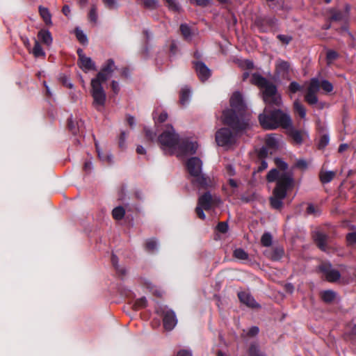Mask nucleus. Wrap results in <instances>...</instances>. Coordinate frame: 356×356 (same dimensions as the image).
Segmentation results:
<instances>
[{
	"mask_svg": "<svg viewBox=\"0 0 356 356\" xmlns=\"http://www.w3.org/2000/svg\"><path fill=\"white\" fill-rule=\"evenodd\" d=\"M230 105L232 108L224 111L222 118L223 122L231 127L234 132L228 128H221L216 134L218 145L225 149L230 148L236 143L237 133L245 129L248 125V119L245 115L246 106L239 92L232 94Z\"/></svg>",
	"mask_w": 356,
	"mask_h": 356,
	"instance_id": "1",
	"label": "nucleus"
},
{
	"mask_svg": "<svg viewBox=\"0 0 356 356\" xmlns=\"http://www.w3.org/2000/svg\"><path fill=\"white\" fill-rule=\"evenodd\" d=\"M157 142L165 154H176L179 157L193 154L198 147L196 141L180 139L171 125L165 126Z\"/></svg>",
	"mask_w": 356,
	"mask_h": 356,
	"instance_id": "2",
	"label": "nucleus"
},
{
	"mask_svg": "<svg viewBox=\"0 0 356 356\" xmlns=\"http://www.w3.org/2000/svg\"><path fill=\"white\" fill-rule=\"evenodd\" d=\"M115 70L114 61L108 59L97 76L91 80L90 94L92 97V106L99 112L104 110L106 102V93L102 84L111 77Z\"/></svg>",
	"mask_w": 356,
	"mask_h": 356,
	"instance_id": "3",
	"label": "nucleus"
},
{
	"mask_svg": "<svg viewBox=\"0 0 356 356\" xmlns=\"http://www.w3.org/2000/svg\"><path fill=\"white\" fill-rule=\"evenodd\" d=\"M259 123L265 129H275L279 127L287 128L291 126V120L289 115L281 110L268 111L266 108L259 115Z\"/></svg>",
	"mask_w": 356,
	"mask_h": 356,
	"instance_id": "4",
	"label": "nucleus"
},
{
	"mask_svg": "<svg viewBox=\"0 0 356 356\" xmlns=\"http://www.w3.org/2000/svg\"><path fill=\"white\" fill-rule=\"evenodd\" d=\"M274 181L275 179H268ZM276 184L270 197L273 209L280 210L284 205V200L289 195L295 187L294 179H275Z\"/></svg>",
	"mask_w": 356,
	"mask_h": 356,
	"instance_id": "5",
	"label": "nucleus"
},
{
	"mask_svg": "<svg viewBox=\"0 0 356 356\" xmlns=\"http://www.w3.org/2000/svg\"><path fill=\"white\" fill-rule=\"evenodd\" d=\"M251 81L261 88L263 99L266 104L280 106L281 97L274 84L257 73L252 75Z\"/></svg>",
	"mask_w": 356,
	"mask_h": 356,
	"instance_id": "6",
	"label": "nucleus"
},
{
	"mask_svg": "<svg viewBox=\"0 0 356 356\" xmlns=\"http://www.w3.org/2000/svg\"><path fill=\"white\" fill-rule=\"evenodd\" d=\"M321 88L325 92H330L332 91V84L327 80L320 81L317 78H313L310 80L306 95L305 101L310 105H314L318 102L316 93Z\"/></svg>",
	"mask_w": 356,
	"mask_h": 356,
	"instance_id": "7",
	"label": "nucleus"
},
{
	"mask_svg": "<svg viewBox=\"0 0 356 356\" xmlns=\"http://www.w3.org/2000/svg\"><path fill=\"white\" fill-rule=\"evenodd\" d=\"M219 199L216 197H213L209 193H205L201 195L198 199L197 206L195 209V212L197 217L202 220L205 218L204 210L208 211L213 209L219 202Z\"/></svg>",
	"mask_w": 356,
	"mask_h": 356,
	"instance_id": "8",
	"label": "nucleus"
},
{
	"mask_svg": "<svg viewBox=\"0 0 356 356\" xmlns=\"http://www.w3.org/2000/svg\"><path fill=\"white\" fill-rule=\"evenodd\" d=\"M156 312L163 317L164 328L168 331L172 330L177 324L175 313L165 306L158 307Z\"/></svg>",
	"mask_w": 356,
	"mask_h": 356,
	"instance_id": "9",
	"label": "nucleus"
},
{
	"mask_svg": "<svg viewBox=\"0 0 356 356\" xmlns=\"http://www.w3.org/2000/svg\"><path fill=\"white\" fill-rule=\"evenodd\" d=\"M186 169L194 178H205L202 172V162L197 157H192L187 161Z\"/></svg>",
	"mask_w": 356,
	"mask_h": 356,
	"instance_id": "10",
	"label": "nucleus"
},
{
	"mask_svg": "<svg viewBox=\"0 0 356 356\" xmlns=\"http://www.w3.org/2000/svg\"><path fill=\"white\" fill-rule=\"evenodd\" d=\"M319 268L321 271L324 273L326 280L328 282H335L340 277V274L339 271L335 269H332L331 265L328 263L321 264L319 266Z\"/></svg>",
	"mask_w": 356,
	"mask_h": 356,
	"instance_id": "11",
	"label": "nucleus"
},
{
	"mask_svg": "<svg viewBox=\"0 0 356 356\" xmlns=\"http://www.w3.org/2000/svg\"><path fill=\"white\" fill-rule=\"evenodd\" d=\"M197 74L202 81L208 79L211 76V70L202 62H197L195 64Z\"/></svg>",
	"mask_w": 356,
	"mask_h": 356,
	"instance_id": "12",
	"label": "nucleus"
},
{
	"mask_svg": "<svg viewBox=\"0 0 356 356\" xmlns=\"http://www.w3.org/2000/svg\"><path fill=\"white\" fill-rule=\"evenodd\" d=\"M240 301L249 307H256L257 304L254 298L248 291H241L238 293Z\"/></svg>",
	"mask_w": 356,
	"mask_h": 356,
	"instance_id": "13",
	"label": "nucleus"
},
{
	"mask_svg": "<svg viewBox=\"0 0 356 356\" xmlns=\"http://www.w3.org/2000/svg\"><path fill=\"white\" fill-rule=\"evenodd\" d=\"M214 179H192L193 186L199 191L207 189L214 185Z\"/></svg>",
	"mask_w": 356,
	"mask_h": 356,
	"instance_id": "14",
	"label": "nucleus"
},
{
	"mask_svg": "<svg viewBox=\"0 0 356 356\" xmlns=\"http://www.w3.org/2000/svg\"><path fill=\"white\" fill-rule=\"evenodd\" d=\"M313 237L318 247L325 251L327 240V236L318 231L314 232Z\"/></svg>",
	"mask_w": 356,
	"mask_h": 356,
	"instance_id": "15",
	"label": "nucleus"
},
{
	"mask_svg": "<svg viewBox=\"0 0 356 356\" xmlns=\"http://www.w3.org/2000/svg\"><path fill=\"white\" fill-rule=\"evenodd\" d=\"M80 67L86 72L95 70V63L90 57L82 56V58L79 60Z\"/></svg>",
	"mask_w": 356,
	"mask_h": 356,
	"instance_id": "16",
	"label": "nucleus"
},
{
	"mask_svg": "<svg viewBox=\"0 0 356 356\" xmlns=\"http://www.w3.org/2000/svg\"><path fill=\"white\" fill-rule=\"evenodd\" d=\"M278 136L275 134H270L266 136V145L268 149L274 150L277 148L279 144Z\"/></svg>",
	"mask_w": 356,
	"mask_h": 356,
	"instance_id": "17",
	"label": "nucleus"
},
{
	"mask_svg": "<svg viewBox=\"0 0 356 356\" xmlns=\"http://www.w3.org/2000/svg\"><path fill=\"white\" fill-rule=\"evenodd\" d=\"M95 147L98 154V157L102 162L107 163H112L113 162V156L111 153L104 152L102 150H101L97 143H95Z\"/></svg>",
	"mask_w": 356,
	"mask_h": 356,
	"instance_id": "18",
	"label": "nucleus"
},
{
	"mask_svg": "<svg viewBox=\"0 0 356 356\" xmlns=\"http://www.w3.org/2000/svg\"><path fill=\"white\" fill-rule=\"evenodd\" d=\"M39 13L46 25L52 24L51 15L47 8L40 6L38 8Z\"/></svg>",
	"mask_w": 356,
	"mask_h": 356,
	"instance_id": "19",
	"label": "nucleus"
},
{
	"mask_svg": "<svg viewBox=\"0 0 356 356\" xmlns=\"http://www.w3.org/2000/svg\"><path fill=\"white\" fill-rule=\"evenodd\" d=\"M38 37L43 44L47 46L50 45L53 40L50 32L47 30H40L38 32Z\"/></svg>",
	"mask_w": 356,
	"mask_h": 356,
	"instance_id": "20",
	"label": "nucleus"
},
{
	"mask_svg": "<svg viewBox=\"0 0 356 356\" xmlns=\"http://www.w3.org/2000/svg\"><path fill=\"white\" fill-rule=\"evenodd\" d=\"M266 254L272 260L278 261L282 257L284 254V250L281 248H276L270 251H266Z\"/></svg>",
	"mask_w": 356,
	"mask_h": 356,
	"instance_id": "21",
	"label": "nucleus"
},
{
	"mask_svg": "<svg viewBox=\"0 0 356 356\" xmlns=\"http://www.w3.org/2000/svg\"><path fill=\"white\" fill-rule=\"evenodd\" d=\"M191 97V90L187 87H184L180 92V103L183 106L188 104Z\"/></svg>",
	"mask_w": 356,
	"mask_h": 356,
	"instance_id": "22",
	"label": "nucleus"
},
{
	"mask_svg": "<svg viewBox=\"0 0 356 356\" xmlns=\"http://www.w3.org/2000/svg\"><path fill=\"white\" fill-rule=\"evenodd\" d=\"M337 296V293L332 290H327L321 293V298L326 303L333 302Z\"/></svg>",
	"mask_w": 356,
	"mask_h": 356,
	"instance_id": "23",
	"label": "nucleus"
},
{
	"mask_svg": "<svg viewBox=\"0 0 356 356\" xmlns=\"http://www.w3.org/2000/svg\"><path fill=\"white\" fill-rule=\"evenodd\" d=\"M289 134L293 141L297 144H300L302 142L305 136L304 132L294 129L290 130Z\"/></svg>",
	"mask_w": 356,
	"mask_h": 356,
	"instance_id": "24",
	"label": "nucleus"
},
{
	"mask_svg": "<svg viewBox=\"0 0 356 356\" xmlns=\"http://www.w3.org/2000/svg\"><path fill=\"white\" fill-rule=\"evenodd\" d=\"M180 31L185 40H189L191 39L193 35V31L188 25L181 24L180 26Z\"/></svg>",
	"mask_w": 356,
	"mask_h": 356,
	"instance_id": "25",
	"label": "nucleus"
},
{
	"mask_svg": "<svg viewBox=\"0 0 356 356\" xmlns=\"http://www.w3.org/2000/svg\"><path fill=\"white\" fill-rule=\"evenodd\" d=\"M137 3L148 9H154L158 6L156 0H137Z\"/></svg>",
	"mask_w": 356,
	"mask_h": 356,
	"instance_id": "26",
	"label": "nucleus"
},
{
	"mask_svg": "<svg viewBox=\"0 0 356 356\" xmlns=\"http://www.w3.org/2000/svg\"><path fill=\"white\" fill-rule=\"evenodd\" d=\"M111 262H112L113 266L115 268L116 272L120 275H124L126 274V272H127L126 269L124 267H120V266H118V259L114 254H113L111 257Z\"/></svg>",
	"mask_w": 356,
	"mask_h": 356,
	"instance_id": "27",
	"label": "nucleus"
},
{
	"mask_svg": "<svg viewBox=\"0 0 356 356\" xmlns=\"http://www.w3.org/2000/svg\"><path fill=\"white\" fill-rule=\"evenodd\" d=\"M124 214L125 210L122 207H117L112 211L113 218L118 220L122 219Z\"/></svg>",
	"mask_w": 356,
	"mask_h": 356,
	"instance_id": "28",
	"label": "nucleus"
},
{
	"mask_svg": "<svg viewBox=\"0 0 356 356\" xmlns=\"http://www.w3.org/2000/svg\"><path fill=\"white\" fill-rule=\"evenodd\" d=\"M32 53L35 57H40L45 56V53L38 40L35 41V45L32 50Z\"/></svg>",
	"mask_w": 356,
	"mask_h": 356,
	"instance_id": "29",
	"label": "nucleus"
},
{
	"mask_svg": "<svg viewBox=\"0 0 356 356\" xmlns=\"http://www.w3.org/2000/svg\"><path fill=\"white\" fill-rule=\"evenodd\" d=\"M74 33L77 40L83 44L88 42V38L86 35L79 28H76Z\"/></svg>",
	"mask_w": 356,
	"mask_h": 356,
	"instance_id": "30",
	"label": "nucleus"
},
{
	"mask_svg": "<svg viewBox=\"0 0 356 356\" xmlns=\"http://www.w3.org/2000/svg\"><path fill=\"white\" fill-rule=\"evenodd\" d=\"M294 109L296 112L302 118H304L306 115V111L303 105L299 102H294Z\"/></svg>",
	"mask_w": 356,
	"mask_h": 356,
	"instance_id": "31",
	"label": "nucleus"
},
{
	"mask_svg": "<svg viewBox=\"0 0 356 356\" xmlns=\"http://www.w3.org/2000/svg\"><path fill=\"white\" fill-rule=\"evenodd\" d=\"M248 353L250 356H266L263 353H261L256 344L250 345Z\"/></svg>",
	"mask_w": 356,
	"mask_h": 356,
	"instance_id": "32",
	"label": "nucleus"
},
{
	"mask_svg": "<svg viewBox=\"0 0 356 356\" xmlns=\"http://www.w3.org/2000/svg\"><path fill=\"white\" fill-rule=\"evenodd\" d=\"M234 257L238 259L245 260L248 258V253L241 248L236 249L234 251Z\"/></svg>",
	"mask_w": 356,
	"mask_h": 356,
	"instance_id": "33",
	"label": "nucleus"
},
{
	"mask_svg": "<svg viewBox=\"0 0 356 356\" xmlns=\"http://www.w3.org/2000/svg\"><path fill=\"white\" fill-rule=\"evenodd\" d=\"M261 243L264 246L269 247L272 243V236L269 233H264L261 238Z\"/></svg>",
	"mask_w": 356,
	"mask_h": 356,
	"instance_id": "34",
	"label": "nucleus"
},
{
	"mask_svg": "<svg viewBox=\"0 0 356 356\" xmlns=\"http://www.w3.org/2000/svg\"><path fill=\"white\" fill-rule=\"evenodd\" d=\"M147 305V300H146V298L145 297H143V298H140L139 299H137L134 305H133V307L134 309L136 310H138V309H140L143 307H145Z\"/></svg>",
	"mask_w": 356,
	"mask_h": 356,
	"instance_id": "35",
	"label": "nucleus"
},
{
	"mask_svg": "<svg viewBox=\"0 0 356 356\" xmlns=\"http://www.w3.org/2000/svg\"><path fill=\"white\" fill-rule=\"evenodd\" d=\"M104 6L110 9H117L119 6V3L117 0H102Z\"/></svg>",
	"mask_w": 356,
	"mask_h": 356,
	"instance_id": "36",
	"label": "nucleus"
},
{
	"mask_svg": "<svg viewBox=\"0 0 356 356\" xmlns=\"http://www.w3.org/2000/svg\"><path fill=\"white\" fill-rule=\"evenodd\" d=\"M153 118L156 121V122H163L167 120L168 114L166 112H162L159 114V115L157 118V111H154L152 113Z\"/></svg>",
	"mask_w": 356,
	"mask_h": 356,
	"instance_id": "37",
	"label": "nucleus"
},
{
	"mask_svg": "<svg viewBox=\"0 0 356 356\" xmlns=\"http://www.w3.org/2000/svg\"><path fill=\"white\" fill-rule=\"evenodd\" d=\"M145 137H146L147 140H150V141H154V140L157 141L156 134L153 130H151L149 128H145Z\"/></svg>",
	"mask_w": 356,
	"mask_h": 356,
	"instance_id": "38",
	"label": "nucleus"
},
{
	"mask_svg": "<svg viewBox=\"0 0 356 356\" xmlns=\"http://www.w3.org/2000/svg\"><path fill=\"white\" fill-rule=\"evenodd\" d=\"M157 248L156 241L154 239H149L145 243V249L149 252H154Z\"/></svg>",
	"mask_w": 356,
	"mask_h": 356,
	"instance_id": "39",
	"label": "nucleus"
},
{
	"mask_svg": "<svg viewBox=\"0 0 356 356\" xmlns=\"http://www.w3.org/2000/svg\"><path fill=\"white\" fill-rule=\"evenodd\" d=\"M277 69L280 72H286L289 68V63L286 61L280 60L277 63Z\"/></svg>",
	"mask_w": 356,
	"mask_h": 356,
	"instance_id": "40",
	"label": "nucleus"
},
{
	"mask_svg": "<svg viewBox=\"0 0 356 356\" xmlns=\"http://www.w3.org/2000/svg\"><path fill=\"white\" fill-rule=\"evenodd\" d=\"M97 18L98 15L97 13V8L95 6H92L89 13V19L93 23H97Z\"/></svg>",
	"mask_w": 356,
	"mask_h": 356,
	"instance_id": "41",
	"label": "nucleus"
},
{
	"mask_svg": "<svg viewBox=\"0 0 356 356\" xmlns=\"http://www.w3.org/2000/svg\"><path fill=\"white\" fill-rule=\"evenodd\" d=\"M239 65L243 69H252L253 68V63L250 60H243L239 63Z\"/></svg>",
	"mask_w": 356,
	"mask_h": 356,
	"instance_id": "42",
	"label": "nucleus"
},
{
	"mask_svg": "<svg viewBox=\"0 0 356 356\" xmlns=\"http://www.w3.org/2000/svg\"><path fill=\"white\" fill-rule=\"evenodd\" d=\"M329 143V137L327 135H323L318 143V147L320 149L324 148Z\"/></svg>",
	"mask_w": 356,
	"mask_h": 356,
	"instance_id": "43",
	"label": "nucleus"
},
{
	"mask_svg": "<svg viewBox=\"0 0 356 356\" xmlns=\"http://www.w3.org/2000/svg\"><path fill=\"white\" fill-rule=\"evenodd\" d=\"M295 166L300 169V170H305L307 166H308V163L306 161L303 160V159H300V160H298L296 163H295Z\"/></svg>",
	"mask_w": 356,
	"mask_h": 356,
	"instance_id": "44",
	"label": "nucleus"
},
{
	"mask_svg": "<svg viewBox=\"0 0 356 356\" xmlns=\"http://www.w3.org/2000/svg\"><path fill=\"white\" fill-rule=\"evenodd\" d=\"M338 57V54L333 50H329L327 52V60L328 63H331Z\"/></svg>",
	"mask_w": 356,
	"mask_h": 356,
	"instance_id": "45",
	"label": "nucleus"
},
{
	"mask_svg": "<svg viewBox=\"0 0 356 356\" xmlns=\"http://www.w3.org/2000/svg\"><path fill=\"white\" fill-rule=\"evenodd\" d=\"M346 240L348 245L356 243V232L348 233L346 236Z\"/></svg>",
	"mask_w": 356,
	"mask_h": 356,
	"instance_id": "46",
	"label": "nucleus"
},
{
	"mask_svg": "<svg viewBox=\"0 0 356 356\" xmlns=\"http://www.w3.org/2000/svg\"><path fill=\"white\" fill-rule=\"evenodd\" d=\"M268 167V164L265 161H261V164L258 166L257 170L253 172V176H256L257 173L265 170Z\"/></svg>",
	"mask_w": 356,
	"mask_h": 356,
	"instance_id": "47",
	"label": "nucleus"
},
{
	"mask_svg": "<svg viewBox=\"0 0 356 356\" xmlns=\"http://www.w3.org/2000/svg\"><path fill=\"white\" fill-rule=\"evenodd\" d=\"M269 149L268 147H263L260 149L258 152V156L259 159H262L265 158L269 154ZM270 154H272V152H270Z\"/></svg>",
	"mask_w": 356,
	"mask_h": 356,
	"instance_id": "48",
	"label": "nucleus"
},
{
	"mask_svg": "<svg viewBox=\"0 0 356 356\" xmlns=\"http://www.w3.org/2000/svg\"><path fill=\"white\" fill-rule=\"evenodd\" d=\"M217 229L221 233L227 232L228 229V225L225 222H220L217 225Z\"/></svg>",
	"mask_w": 356,
	"mask_h": 356,
	"instance_id": "49",
	"label": "nucleus"
},
{
	"mask_svg": "<svg viewBox=\"0 0 356 356\" xmlns=\"http://www.w3.org/2000/svg\"><path fill=\"white\" fill-rule=\"evenodd\" d=\"M166 2L168 4V6L170 9L173 10H179L180 8V6L179 3H177L175 0H165Z\"/></svg>",
	"mask_w": 356,
	"mask_h": 356,
	"instance_id": "50",
	"label": "nucleus"
},
{
	"mask_svg": "<svg viewBox=\"0 0 356 356\" xmlns=\"http://www.w3.org/2000/svg\"><path fill=\"white\" fill-rule=\"evenodd\" d=\"M343 18V14L339 11H335L331 16V19L333 21H341Z\"/></svg>",
	"mask_w": 356,
	"mask_h": 356,
	"instance_id": "51",
	"label": "nucleus"
},
{
	"mask_svg": "<svg viewBox=\"0 0 356 356\" xmlns=\"http://www.w3.org/2000/svg\"><path fill=\"white\" fill-rule=\"evenodd\" d=\"M127 136H128V133H127L126 131L121 132V134H120V136L119 138V146L120 147L122 148L124 147Z\"/></svg>",
	"mask_w": 356,
	"mask_h": 356,
	"instance_id": "52",
	"label": "nucleus"
},
{
	"mask_svg": "<svg viewBox=\"0 0 356 356\" xmlns=\"http://www.w3.org/2000/svg\"><path fill=\"white\" fill-rule=\"evenodd\" d=\"M300 89L301 86L297 82H291V84L289 85V90L293 93L299 91Z\"/></svg>",
	"mask_w": 356,
	"mask_h": 356,
	"instance_id": "53",
	"label": "nucleus"
},
{
	"mask_svg": "<svg viewBox=\"0 0 356 356\" xmlns=\"http://www.w3.org/2000/svg\"><path fill=\"white\" fill-rule=\"evenodd\" d=\"M279 171L277 169H272L266 175V178H279Z\"/></svg>",
	"mask_w": 356,
	"mask_h": 356,
	"instance_id": "54",
	"label": "nucleus"
},
{
	"mask_svg": "<svg viewBox=\"0 0 356 356\" xmlns=\"http://www.w3.org/2000/svg\"><path fill=\"white\" fill-rule=\"evenodd\" d=\"M259 332V328L256 326L252 327L250 328L247 332V335L248 337H254L257 335Z\"/></svg>",
	"mask_w": 356,
	"mask_h": 356,
	"instance_id": "55",
	"label": "nucleus"
},
{
	"mask_svg": "<svg viewBox=\"0 0 356 356\" xmlns=\"http://www.w3.org/2000/svg\"><path fill=\"white\" fill-rule=\"evenodd\" d=\"M225 170L227 176L232 177L235 175V170L232 165H227L225 168Z\"/></svg>",
	"mask_w": 356,
	"mask_h": 356,
	"instance_id": "56",
	"label": "nucleus"
},
{
	"mask_svg": "<svg viewBox=\"0 0 356 356\" xmlns=\"http://www.w3.org/2000/svg\"><path fill=\"white\" fill-rule=\"evenodd\" d=\"M277 38L285 44H288L291 40V38L290 36L285 35H278Z\"/></svg>",
	"mask_w": 356,
	"mask_h": 356,
	"instance_id": "57",
	"label": "nucleus"
},
{
	"mask_svg": "<svg viewBox=\"0 0 356 356\" xmlns=\"http://www.w3.org/2000/svg\"><path fill=\"white\" fill-rule=\"evenodd\" d=\"M111 89L114 93L118 94L120 90V86L118 81H113L111 82Z\"/></svg>",
	"mask_w": 356,
	"mask_h": 356,
	"instance_id": "58",
	"label": "nucleus"
},
{
	"mask_svg": "<svg viewBox=\"0 0 356 356\" xmlns=\"http://www.w3.org/2000/svg\"><path fill=\"white\" fill-rule=\"evenodd\" d=\"M276 163L277 166L282 170H285L287 168V164L280 159H277Z\"/></svg>",
	"mask_w": 356,
	"mask_h": 356,
	"instance_id": "59",
	"label": "nucleus"
},
{
	"mask_svg": "<svg viewBox=\"0 0 356 356\" xmlns=\"http://www.w3.org/2000/svg\"><path fill=\"white\" fill-rule=\"evenodd\" d=\"M68 127H69V129L71 130V131L74 134H76V129L75 128V125H74V122L72 121V119H70L68 122Z\"/></svg>",
	"mask_w": 356,
	"mask_h": 356,
	"instance_id": "60",
	"label": "nucleus"
},
{
	"mask_svg": "<svg viewBox=\"0 0 356 356\" xmlns=\"http://www.w3.org/2000/svg\"><path fill=\"white\" fill-rule=\"evenodd\" d=\"M177 356H192L191 353L187 350H181L177 353Z\"/></svg>",
	"mask_w": 356,
	"mask_h": 356,
	"instance_id": "61",
	"label": "nucleus"
},
{
	"mask_svg": "<svg viewBox=\"0 0 356 356\" xmlns=\"http://www.w3.org/2000/svg\"><path fill=\"white\" fill-rule=\"evenodd\" d=\"M92 168V162L91 161H86V163H84L83 170L86 172H89L91 170Z\"/></svg>",
	"mask_w": 356,
	"mask_h": 356,
	"instance_id": "62",
	"label": "nucleus"
},
{
	"mask_svg": "<svg viewBox=\"0 0 356 356\" xmlns=\"http://www.w3.org/2000/svg\"><path fill=\"white\" fill-rule=\"evenodd\" d=\"M229 186L232 188L233 191L234 188H236L238 186V181L237 179H229Z\"/></svg>",
	"mask_w": 356,
	"mask_h": 356,
	"instance_id": "63",
	"label": "nucleus"
},
{
	"mask_svg": "<svg viewBox=\"0 0 356 356\" xmlns=\"http://www.w3.org/2000/svg\"><path fill=\"white\" fill-rule=\"evenodd\" d=\"M62 12H63V13L65 16L68 17L70 15V7L67 5H65L63 7Z\"/></svg>",
	"mask_w": 356,
	"mask_h": 356,
	"instance_id": "64",
	"label": "nucleus"
}]
</instances>
